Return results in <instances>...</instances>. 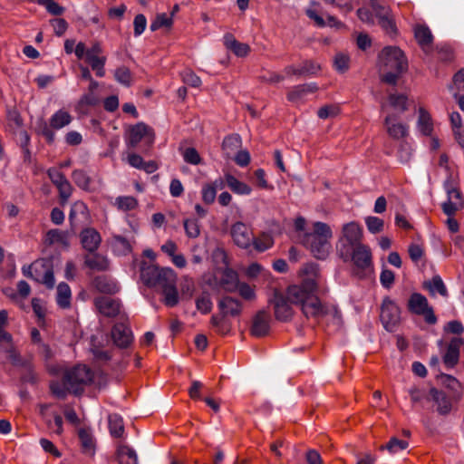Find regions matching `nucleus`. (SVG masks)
Segmentation results:
<instances>
[{"mask_svg":"<svg viewBox=\"0 0 464 464\" xmlns=\"http://www.w3.org/2000/svg\"><path fill=\"white\" fill-rule=\"evenodd\" d=\"M317 288L316 282L312 278H306L299 285H291L287 288L286 295L275 290L269 304L274 307L275 317L279 321H288L293 316V309L290 304L301 306V310L306 318L319 320L327 314H333L339 316L337 308L321 303L314 295Z\"/></svg>","mask_w":464,"mask_h":464,"instance_id":"1","label":"nucleus"},{"mask_svg":"<svg viewBox=\"0 0 464 464\" xmlns=\"http://www.w3.org/2000/svg\"><path fill=\"white\" fill-rule=\"evenodd\" d=\"M333 232L330 226L324 222H314V230L304 235L303 244L310 249L317 259H325L330 253Z\"/></svg>","mask_w":464,"mask_h":464,"instance_id":"2","label":"nucleus"},{"mask_svg":"<svg viewBox=\"0 0 464 464\" xmlns=\"http://www.w3.org/2000/svg\"><path fill=\"white\" fill-rule=\"evenodd\" d=\"M218 307L220 310V314L212 315L210 323L218 334H226L230 330V324L226 317L228 315L238 316L241 314L242 304L231 296H224L218 301Z\"/></svg>","mask_w":464,"mask_h":464,"instance_id":"3","label":"nucleus"},{"mask_svg":"<svg viewBox=\"0 0 464 464\" xmlns=\"http://www.w3.org/2000/svg\"><path fill=\"white\" fill-rule=\"evenodd\" d=\"M140 278L147 286L160 289L167 284L177 281V275L169 267H159L156 265H144L140 270Z\"/></svg>","mask_w":464,"mask_h":464,"instance_id":"4","label":"nucleus"},{"mask_svg":"<svg viewBox=\"0 0 464 464\" xmlns=\"http://www.w3.org/2000/svg\"><path fill=\"white\" fill-rule=\"evenodd\" d=\"M92 381V373L85 365H78L68 371L63 376V383L70 392L79 395L83 387Z\"/></svg>","mask_w":464,"mask_h":464,"instance_id":"5","label":"nucleus"},{"mask_svg":"<svg viewBox=\"0 0 464 464\" xmlns=\"http://www.w3.org/2000/svg\"><path fill=\"white\" fill-rule=\"evenodd\" d=\"M154 140L155 132L153 129L144 122H138L129 128L126 144L130 149H135L140 142L143 141L146 146L143 151L146 152L151 148Z\"/></svg>","mask_w":464,"mask_h":464,"instance_id":"6","label":"nucleus"},{"mask_svg":"<svg viewBox=\"0 0 464 464\" xmlns=\"http://www.w3.org/2000/svg\"><path fill=\"white\" fill-rule=\"evenodd\" d=\"M363 231L362 227L358 222L351 221L343 224L341 230V235L336 244L337 254L343 252L344 249H351V247L362 244Z\"/></svg>","mask_w":464,"mask_h":464,"instance_id":"7","label":"nucleus"},{"mask_svg":"<svg viewBox=\"0 0 464 464\" xmlns=\"http://www.w3.org/2000/svg\"><path fill=\"white\" fill-rule=\"evenodd\" d=\"M338 256L343 262H352L353 266L360 270H365L372 266V251L371 248L364 244L344 249Z\"/></svg>","mask_w":464,"mask_h":464,"instance_id":"8","label":"nucleus"},{"mask_svg":"<svg viewBox=\"0 0 464 464\" xmlns=\"http://www.w3.org/2000/svg\"><path fill=\"white\" fill-rule=\"evenodd\" d=\"M382 62L381 70H394L397 72H403L408 69V61L403 52L395 46H387L382 49L380 54Z\"/></svg>","mask_w":464,"mask_h":464,"instance_id":"9","label":"nucleus"},{"mask_svg":"<svg viewBox=\"0 0 464 464\" xmlns=\"http://www.w3.org/2000/svg\"><path fill=\"white\" fill-rule=\"evenodd\" d=\"M72 121V116L69 112L59 110L50 119V126L45 122L40 126V133L45 138L49 144L53 143L55 134L52 129L59 130L62 129Z\"/></svg>","mask_w":464,"mask_h":464,"instance_id":"10","label":"nucleus"},{"mask_svg":"<svg viewBox=\"0 0 464 464\" xmlns=\"http://www.w3.org/2000/svg\"><path fill=\"white\" fill-rule=\"evenodd\" d=\"M380 318L384 328L392 332L401 320V311L399 306L389 297L382 300L381 306Z\"/></svg>","mask_w":464,"mask_h":464,"instance_id":"11","label":"nucleus"},{"mask_svg":"<svg viewBox=\"0 0 464 464\" xmlns=\"http://www.w3.org/2000/svg\"><path fill=\"white\" fill-rule=\"evenodd\" d=\"M34 280L53 289L55 284L53 262L50 259H38L33 263Z\"/></svg>","mask_w":464,"mask_h":464,"instance_id":"12","label":"nucleus"},{"mask_svg":"<svg viewBox=\"0 0 464 464\" xmlns=\"http://www.w3.org/2000/svg\"><path fill=\"white\" fill-rule=\"evenodd\" d=\"M408 307L411 312L423 315L428 324H434L437 322L432 308L429 306L427 298L421 294H412L409 299Z\"/></svg>","mask_w":464,"mask_h":464,"instance_id":"13","label":"nucleus"},{"mask_svg":"<svg viewBox=\"0 0 464 464\" xmlns=\"http://www.w3.org/2000/svg\"><path fill=\"white\" fill-rule=\"evenodd\" d=\"M230 234L234 243L241 248H247L254 241V234L251 228L243 222L232 225Z\"/></svg>","mask_w":464,"mask_h":464,"instance_id":"14","label":"nucleus"},{"mask_svg":"<svg viewBox=\"0 0 464 464\" xmlns=\"http://www.w3.org/2000/svg\"><path fill=\"white\" fill-rule=\"evenodd\" d=\"M102 53V45L99 43H94L86 52L85 61L91 65L92 69L95 71L98 77H103L105 74L104 65L106 57L101 56Z\"/></svg>","mask_w":464,"mask_h":464,"instance_id":"15","label":"nucleus"},{"mask_svg":"<svg viewBox=\"0 0 464 464\" xmlns=\"http://www.w3.org/2000/svg\"><path fill=\"white\" fill-rule=\"evenodd\" d=\"M111 338L114 344L121 349L128 348L133 342L130 328L125 324H116L111 328Z\"/></svg>","mask_w":464,"mask_h":464,"instance_id":"16","label":"nucleus"},{"mask_svg":"<svg viewBox=\"0 0 464 464\" xmlns=\"http://www.w3.org/2000/svg\"><path fill=\"white\" fill-rule=\"evenodd\" d=\"M384 126L388 135L394 140H401L408 136L409 126L398 121L394 113L388 114L384 119Z\"/></svg>","mask_w":464,"mask_h":464,"instance_id":"17","label":"nucleus"},{"mask_svg":"<svg viewBox=\"0 0 464 464\" xmlns=\"http://www.w3.org/2000/svg\"><path fill=\"white\" fill-rule=\"evenodd\" d=\"M464 344L461 337H454L450 340L447 351L442 357L443 363L447 369L456 366L459 359V349Z\"/></svg>","mask_w":464,"mask_h":464,"instance_id":"18","label":"nucleus"},{"mask_svg":"<svg viewBox=\"0 0 464 464\" xmlns=\"http://www.w3.org/2000/svg\"><path fill=\"white\" fill-rule=\"evenodd\" d=\"M94 304L97 310L106 317H115L120 314L121 303L119 300L100 296L95 298Z\"/></svg>","mask_w":464,"mask_h":464,"instance_id":"19","label":"nucleus"},{"mask_svg":"<svg viewBox=\"0 0 464 464\" xmlns=\"http://www.w3.org/2000/svg\"><path fill=\"white\" fill-rule=\"evenodd\" d=\"M270 314L265 311L260 310L253 318L251 334L256 337H263L269 333L270 330Z\"/></svg>","mask_w":464,"mask_h":464,"instance_id":"20","label":"nucleus"},{"mask_svg":"<svg viewBox=\"0 0 464 464\" xmlns=\"http://www.w3.org/2000/svg\"><path fill=\"white\" fill-rule=\"evenodd\" d=\"M82 247L90 253H94L99 248L102 237L100 233L93 227L83 229L80 234Z\"/></svg>","mask_w":464,"mask_h":464,"instance_id":"21","label":"nucleus"},{"mask_svg":"<svg viewBox=\"0 0 464 464\" xmlns=\"http://www.w3.org/2000/svg\"><path fill=\"white\" fill-rule=\"evenodd\" d=\"M430 394L437 406V411L440 415H448L452 409L451 398L445 392L431 388Z\"/></svg>","mask_w":464,"mask_h":464,"instance_id":"22","label":"nucleus"},{"mask_svg":"<svg viewBox=\"0 0 464 464\" xmlns=\"http://www.w3.org/2000/svg\"><path fill=\"white\" fill-rule=\"evenodd\" d=\"M238 275L235 270L231 268H225L221 271V275L218 279V285L226 292H236L238 287Z\"/></svg>","mask_w":464,"mask_h":464,"instance_id":"23","label":"nucleus"},{"mask_svg":"<svg viewBox=\"0 0 464 464\" xmlns=\"http://www.w3.org/2000/svg\"><path fill=\"white\" fill-rule=\"evenodd\" d=\"M93 286L101 293L114 295L119 292L117 282L107 276H98L92 281Z\"/></svg>","mask_w":464,"mask_h":464,"instance_id":"24","label":"nucleus"},{"mask_svg":"<svg viewBox=\"0 0 464 464\" xmlns=\"http://www.w3.org/2000/svg\"><path fill=\"white\" fill-rule=\"evenodd\" d=\"M176 282L177 281H173L171 284H167L160 288L163 295L162 302L168 307L176 306L179 301Z\"/></svg>","mask_w":464,"mask_h":464,"instance_id":"25","label":"nucleus"},{"mask_svg":"<svg viewBox=\"0 0 464 464\" xmlns=\"http://www.w3.org/2000/svg\"><path fill=\"white\" fill-rule=\"evenodd\" d=\"M84 264L91 269L97 271H105L109 268L108 259L97 253H91L84 257Z\"/></svg>","mask_w":464,"mask_h":464,"instance_id":"26","label":"nucleus"},{"mask_svg":"<svg viewBox=\"0 0 464 464\" xmlns=\"http://www.w3.org/2000/svg\"><path fill=\"white\" fill-rule=\"evenodd\" d=\"M419 130L424 136H430L433 131V122L430 114L424 108L419 109V117L417 121Z\"/></svg>","mask_w":464,"mask_h":464,"instance_id":"27","label":"nucleus"},{"mask_svg":"<svg viewBox=\"0 0 464 464\" xmlns=\"http://www.w3.org/2000/svg\"><path fill=\"white\" fill-rule=\"evenodd\" d=\"M45 243L48 245L59 244L64 247H68L69 234L60 229H50L46 233Z\"/></svg>","mask_w":464,"mask_h":464,"instance_id":"28","label":"nucleus"},{"mask_svg":"<svg viewBox=\"0 0 464 464\" xmlns=\"http://www.w3.org/2000/svg\"><path fill=\"white\" fill-rule=\"evenodd\" d=\"M117 460L119 464H138L135 450L127 445H120L118 447Z\"/></svg>","mask_w":464,"mask_h":464,"instance_id":"29","label":"nucleus"},{"mask_svg":"<svg viewBox=\"0 0 464 464\" xmlns=\"http://www.w3.org/2000/svg\"><path fill=\"white\" fill-rule=\"evenodd\" d=\"M78 436L82 453L92 457L95 453V442L92 435L85 430H80Z\"/></svg>","mask_w":464,"mask_h":464,"instance_id":"30","label":"nucleus"},{"mask_svg":"<svg viewBox=\"0 0 464 464\" xmlns=\"http://www.w3.org/2000/svg\"><path fill=\"white\" fill-rule=\"evenodd\" d=\"M317 91V86L315 84H301L294 87L287 93V99L290 102H297L302 99L309 92H314Z\"/></svg>","mask_w":464,"mask_h":464,"instance_id":"31","label":"nucleus"},{"mask_svg":"<svg viewBox=\"0 0 464 464\" xmlns=\"http://www.w3.org/2000/svg\"><path fill=\"white\" fill-rule=\"evenodd\" d=\"M225 178L227 185L234 193L239 195H248L251 193V188L247 184L238 180L233 175L227 174Z\"/></svg>","mask_w":464,"mask_h":464,"instance_id":"32","label":"nucleus"},{"mask_svg":"<svg viewBox=\"0 0 464 464\" xmlns=\"http://www.w3.org/2000/svg\"><path fill=\"white\" fill-rule=\"evenodd\" d=\"M95 339L92 338L91 352L93 355V359L96 362L105 364L110 362L112 358V351L104 350L102 346L97 345L94 343Z\"/></svg>","mask_w":464,"mask_h":464,"instance_id":"33","label":"nucleus"},{"mask_svg":"<svg viewBox=\"0 0 464 464\" xmlns=\"http://www.w3.org/2000/svg\"><path fill=\"white\" fill-rule=\"evenodd\" d=\"M224 186L222 179H217L212 184H208L202 188V199L206 204L214 202L217 194V188H222Z\"/></svg>","mask_w":464,"mask_h":464,"instance_id":"34","label":"nucleus"},{"mask_svg":"<svg viewBox=\"0 0 464 464\" xmlns=\"http://www.w3.org/2000/svg\"><path fill=\"white\" fill-rule=\"evenodd\" d=\"M71 289L66 283H60L57 286L56 301L60 307L67 308L71 304Z\"/></svg>","mask_w":464,"mask_h":464,"instance_id":"35","label":"nucleus"},{"mask_svg":"<svg viewBox=\"0 0 464 464\" xmlns=\"http://www.w3.org/2000/svg\"><path fill=\"white\" fill-rule=\"evenodd\" d=\"M111 246L117 255H128L131 252L130 242L121 236H113L111 238Z\"/></svg>","mask_w":464,"mask_h":464,"instance_id":"36","label":"nucleus"},{"mask_svg":"<svg viewBox=\"0 0 464 464\" xmlns=\"http://www.w3.org/2000/svg\"><path fill=\"white\" fill-rule=\"evenodd\" d=\"M389 104L400 112L408 111V98L401 93H390L388 96Z\"/></svg>","mask_w":464,"mask_h":464,"instance_id":"37","label":"nucleus"},{"mask_svg":"<svg viewBox=\"0 0 464 464\" xmlns=\"http://www.w3.org/2000/svg\"><path fill=\"white\" fill-rule=\"evenodd\" d=\"M109 429L111 436L120 438L124 432L122 418L118 414H111L108 418Z\"/></svg>","mask_w":464,"mask_h":464,"instance_id":"38","label":"nucleus"},{"mask_svg":"<svg viewBox=\"0 0 464 464\" xmlns=\"http://www.w3.org/2000/svg\"><path fill=\"white\" fill-rule=\"evenodd\" d=\"M414 35L418 44L423 49L431 44L433 38L430 30L423 25L415 28Z\"/></svg>","mask_w":464,"mask_h":464,"instance_id":"39","label":"nucleus"},{"mask_svg":"<svg viewBox=\"0 0 464 464\" xmlns=\"http://www.w3.org/2000/svg\"><path fill=\"white\" fill-rule=\"evenodd\" d=\"M241 138L238 134H232L226 137L222 143V149L229 157L236 150L241 147Z\"/></svg>","mask_w":464,"mask_h":464,"instance_id":"40","label":"nucleus"},{"mask_svg":"<svg viewBox=\"0 0 464 464\" xmlns=\"http://www.w3.org/2000/svg\"><path fill=\"white\" fill-rule=\"evenodd\" d=\"M114 77L119 83L126 87H130L133 82L132 74L126 66L117 68L114 72Z\"/></svg>","mask_w":464,"mask_h":464,"instance_id":"41","label":"nucleus"},{"mask_svg":"<svg viewBox=\"0 0 464 464\" xmlns=\"http://www.w3.org/2000/svg\"><path fill=\"white\" fill-rule=\"evenodd\" d=\"M226 44L237 56H246L250 51V47L246 44L240 43L236 39H227Z\"/></svg>","mask_w":464,"mask_h":464,"instance_id":"42","label":"nucleus"},{"mask_svg":"<svg viewBox=\"0 0 464 464\" xmlns=\"http://www.w3.org/2000/svg\"><path fill=\"white\" fill-rule=\"evenodd\" d=\"M73 182L82 189L89 190L91 184V178L82 169H75L72 173Z\"/></svg>","mask_w":464,"mask_h":464,"instance_id":"43","label":"nucleus"},{"mask_svg":"<svg viewBox=\"0 0 464 464\" xmlns=\"http://www.w3.org/2000/svg\"><path fill=\"white\" fill-rule=\"evenodd\" d=\"M425 287L432 294L437 291L442 296H448L447 288L440 276H434L430 282H425Z\"/></svg>","mask_w":464,"mask_h":464,"instance_id":"44","label":"nucleus"},{"mask_svg":"<svg viewBox=\"0 0 464 464\" xmlns=\"http://www.w3.org/2000/svg\"><path fill=\"white\" fill-rule=\"evenodd\" d=\"M409 443L406 440H400L398 438H391L388 443L385 446H381L380 450H387L391 453H397L401 450H404L408 448Z\"/></svg>","mask_w":464,"mask_h":464,"instance_id":"45","label":"nucleus"},{"mask_svg":"<svg viewBox=\"0 0 464 464\" xmlns=\"http://www.w3.org/2000/svg\"><path fill=\"white\" fill-rule=\"evenodd\" d=\"M444 382L448 388H450L453 393L451 398L458 401L461 398V387L459 382L451 375L444 374L442 376Z\"/></svg>","mask_w":464,"mask_h":464,"instance_id":"46","label":"nucleus"},{"mask_svg":"<svg viewBox=\"0 0 464 464\" xmlns=\"http://www.w3.org/2000/svg\"><path fill=\"white\" fill-rule=\"evenodd\" d=\"M196 306L202 314L210 313L213 306L210 295L207 292L202 293V295L196 299Z\"/></svg>","mask_w":464,"mask_h":464,"instance_id":"47","label":"nucleus"},{"mask_svg":"<svg viewBox=\"0 0 464 464\" xmlns=\"http://www.w3.org/2000/svg\"><path fill=\"white\" fill-rule=\"evenodd\" d=\"M186 235L189 238H197L200 235L198 220L196 218H187L183 221Z\"/></svg>","mask_w":464,"mask_h":464,"instance_id":"48","label":"nucleus"},{"mask_svg":"<svg viewBox=\"0 0 464 464\" xmlns=\"http://www.w3.org/2000/svg\"><path fill=\"white\" fill-rule=\"evenodd\" d=\"M53 420H51L50 419H46L45 420L46 426L53 432H54L58 436H60L63 432V418L57 412H53Z\"/></svg>","mask_w":464,"mask_h":464,"instance_id":"49","label":"nucleus"},{"mask_svg":"<svg viewBox=\"0 0 464 464\" xmlns=\"http://www.w3.org/2000/svg\"><path fill=\"white\" fill-rule=\"evenodd\" d=\"M173 24V20L171 16H168L167 14L162 13L157 14L156 18L150 24V30L156 31L161 27H171Z\"/></svg>","mask_w":464,"mask_h":464,"instance_id":"50","label":"nucleus"},{"mask_svg":"<svg viewBox=\"0 0 464 464\" xmlns=\"http://www.w3.org/2000/svg\"><path fill=\"white\" fill-rule=\"evenodd\" d=\"M274 240L271 236L267 234H263L261 237L255 238L252 242L255 248L259 252H264L266 249L270 248L273 246Z\"/></svg>","mask_w":464,"mask_h":464,"instance_id":"51","label":"nucleus"},{"mask_svg":"<svg viewBox=\"0 0 464 464\" xmlns=\"http://www.w3.org/2000/svg\"><path fill=\"white\" fill-rule=\"evenodd\" d=\"M334 65L337 72L343 73L349 69L350 57L343 53H339L334 56Z\"/></svg>","mask_w":464,"mask_h":464,"instance_id":"52","label":"nucleus"},{"mask_svg":"<svg viewBox=\"0 0 464 464\" xmlns=\"http://www.w3.org/2000/svg\"><path fill=\"white\" fill-rule=\"evenodd\" d=\"M365 224L369 232L372 234L380 233L383 230L384 222L378 217L370 216L365 218Z\"/></svg>","mask_w":464,"mask_h":464,"instance_id":"53","label":"nucleus"},{"mask_svg":"<svg viewBox=\"0 0 464 464\" xmlns=\"http://www.w3.org/2000/svg\"><path fill=\"white\" fill-rule=\"evenodd\" d=\"M118 208L123 211L135 209L138 206V200L131 196L119 197L116 199Z\"/></svg>","mask_w":464,"mask_h":464,"instance_id":"54","label":"nucleus"},{"mask_svg":"<svg viewBox=\"0 0 464 464\" xmlns=\"http://www.w3.org/2000/svg\"><path fill=\"white\" fill-rule=\"evenodd\" d=\"M397 154H398L399 160L401 163L409 162L411 158V154H412V150H411V144L405 140H402L400 143Z\"/></svg>","mask_w":464,"mask_h":464,"instance_id":"55","label":"nucleus"},{"mask_svg":"<svg viewBox=\"0 0 464 464\" xmlns=\"http://www.w3.org/2000/svg\"><path fill=\"white\" fill-rule=\"evenodd\" d=\"M56 188L59 191L61 204H66L72 192V187L71 183L68 179H66L63 183L58 184Z\"/></svg>","mask_w":464,"mask_h":464,"instance_id":"56","label":"nucleus"},{"mask_svg":"<svg viewBox=\"0 0 464 464\" xmlns=\"http://www.w3.org/2000/svg\"><path fill=\"white\" fill-rule=\"evenodd\" d=\"M183 159L187 163L198 165L201 163V157L195 148H187L182 153Z\"/></svg>","mask_w":464,"mask_h":464,"instance_id":"57","label":"nucleus"},{"mask_svg":"<svg viewBox=\"0 0 464 464\" xmlns=\"http://www.w3.org/2000/svg\"><path fill=\"white\" fill-rule=\"evenodd\" d=\"M38 4L44 5L47 11L53 15H60L63 12V7L54 0H38Z\"/></svg>","mask_w":464,"mask_h":464,"instance_id":"58","label":"nucleus"},{"mask_svg":"<svg viewBox=\"0 0 464 464\" xmlns=\"http://www.w3.org/2000/svg\"><path fill=\"white\" fill-rule=\"evenodd\" d=\"M379 24L386 31L387 34H392L396 33V26L394 21L392 17L389 16L388 14H383V15H380Z\"/></svg>","mask_w":464,"mask_h":464,"instance_id":"59","label":"nucleus"},{"mask_svg":"<svg viewBox=\"0 0 464 464\" xmlns=\"http://www.w3.org/2000/svg\"><path fill=\"white\" fill-rule=\"evenodd\" d=\"M5 354L14 366H23L24 364V360L20 353L17 351L15 345L9 346V350Z\"/></svg>","mask_w":464,"mask_h":464,"instance_id":"60","label":"nucleus"},{"mask_svg":"<svg viewBox=\"0 0 464 464\" xmlns=\"http://www.w3.org/2000/svg\"><path fill=\"white\" fill-rule=\"evenodd\" d=\"M87 213V206L82 201H76L72 205L69 214V220L73 223L77 214L85 215Z\"/></svg>","mask_w":464,"mask_h":464,"instance_id":"61","label":"nucleus"},{"mask_svg":"<svg viewBox=\"0 0 464 464\" xmlns=\"http://www.w3.org/2000/svg\"><path fill=\"white\" fill-rule=\"evenodd\" d=\"M183 82L192 87H199L201 84L200 78L196 75L191 70H185L182 72Z\"/></svg>","mask_w":464,"mask_h":464,"instance_id":"62","label":"nucleus"},{"mask_svg":"<svg viewBox=\"0 0 464 464\" xmlns=\"http://www.w3.org/2000/svg\"><path fill=\"white\" fill-rule=\"evenodd\" d=\"M338 113L339 108L336 105L333 104L321 107L317 111V115L320 119H327L329 117H334Z\"/></svg>","mask_w":464,"mask_h":464,"instance_id":"63","label":"nucleus"},{"mask_svg":"<svg viewBox=\"0 0 464 464\" xmlns=\"http://www.w3.org/2000/svg\"><path fill=\"white\" fill-rule=\"evenodd\" d=\"M50 390L53 392L54 396H56L58 399H65L67 396V392L69 390L67 387L63 384L59 383L58 382H53L50 384Z\"/></svg>","mask_w":464,"mask_h":464,"instance_id":"64","label":"nucleus"}]
</instances>
